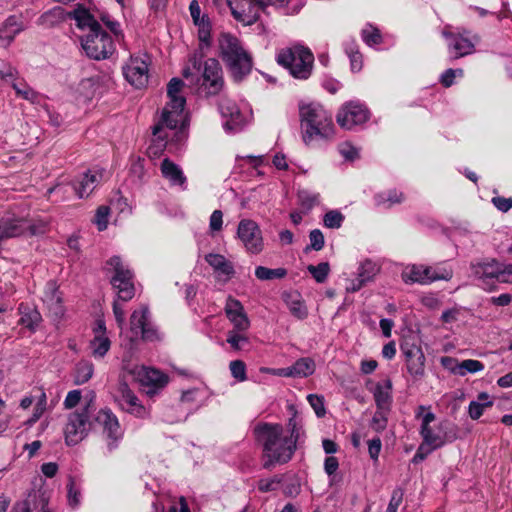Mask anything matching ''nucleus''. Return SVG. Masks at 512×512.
I'll list each match as a JSON object with an SVG mask.
<instances>
[{
    "instance_id": "obj_62",
    "label": "nucleus",
    "mask_w": 512,
    "mask_h": 512,
    "mask_svg": "<svg viewBox=\"0 0 512 512\" xmlns=\"http://www.w3.org/2000/svg\"><path fill=\"white\" fill-rule=\"evenodd\" d=\"M432 275L430 277H433V282L437 280H450L453 276V271L451 268L447 267H432Z\"/></svg>"
},
{
    "instance_id": "obj_12",
    "label": "nucleus",
    "mask_w": 512,
    "mask_h": 512,
    "mask_svg": "<svg viewBox=\"0 0 512 512\" xmlns=\"http://www.w3.org/2000/svg\"><path fill=\"white\" fill-rule=\"evenodd\" d=\"M150 57L147 53H139L130 56L123 66L125 79L137 88L144 87L148 83Z\"/></svg>"
},
{
    "instance_id": "obj_48",
    "label": "nucleus",
    "mask_w": 512,
    "mask_h": 512,
    "mask_svg": "<svg viewBox=\"0 0 512 512\" xmlns=\"http://www.w3.org/2000/svg\"><path fill=\"white\" fill-rule=\"evenodd\" d=\"M390 411L391 410H383L377 408L372 417L370 427L377 433L384 431L388 424V415Z\"/></svg>"
},
{
    "instance_id": "obj_14",
    "label": "nucleus",
    "mask_w": 512,
    "mask_h": 512,
    "mask_svg": "<svg viewBox=\"0 0 512 512\" xmlns=\"http://www.w3.org/2000/svg\"><path fill=\"white\" fill-rule=\"evenodd\" d=\"M46 226L30 225L25 219L15 216H4L0 218V241L8 238L19 237L24 235L27 231L31 235L45 233Z\"/></svg>"
},
{
    "instance_id": "obj_42",
    "label": "nucleus",
    "mask_w": 512,
    "mask_h": 512,
    "mask_svg": "<svg viewBox=\"0 0 512 512\" xmlns=\"http://www.w3.org/2000/svg\"><path fill=\"white\" fill-rule=\"evenodd\" d=\"M94 373V366L89 361H80L75 368L74 382L77 385L88 382Z\"/></svg>"
},
{
    "instance_id": "obj_26",
    "label": "nucleus",
    "mask_w": 512,
    "mask_h": 512,
    "mask_svg": "<svg viewBox=\"0 0 512 512\" xmlns=\"http://www.w3.org/2000/svg\"><path fill=\"white\" fill-rule=\"evenodd\" d=\"M162 176L168 180L171 186H179L182 190L186 189L187 178L183 170L169 158H164L160 165Z\"/></svg>"
},
{
    "instance_id": "obj_61",
    "label": "nucleus",
    "mask_w": 512,
    "mask_h": 512,
    "mask_svg": "<svg viewBox=\"0 0 512 512\" xmlns=\"http://www.w3.org/2000/svg\"><path fill=\"white\" fill-rule=\"evenodd\" d=\"M456 75L462 76L463 70L462 69L454 70L452 68H449V69L445 70L443 72V74L441 75L440 83L445 88H449L454 84V79H455Z\"/></svg>"
},
{
    "instance_id": "obj_55",
    "label": "nucleus",
    "mask_w": 512,
    "mask_h": 512,
    "mask_svg": "<svg viewBox=\"0 0 512 512\" xmlns=\"http://www.w3.org/2000/svg\"><path fill=\"white\" fill-rule=\"evenodd\" d=\"M110 208L108 206H100L96 210L94 223L97 225L99 231H103L107 228L108 216Z\"/></svg>"
},
{
    "instance_id": "obj_49",
    "label": "nucleus",
    "mask_w": 512,
    "mask_h": 512,
    "mask_svg": "<svg viewBox=\"0 0 512 512\" xmlns=\"http://www.w3.org/2000/svg\"><path fill=\"white\" fill-rule=\"evenodd\" d=\"M307 270L317 283H324L329 275L330 265L328 262H321L318 265H309Z\"/></svg>"
},
{
    "instance_id": "obj_20",
    "label": "nucleus",
    "mask_w": 512,
    "mask_h": 512,
    "mask_svg": "<svg viewBox=\"0 0 512 512\" xmlns=\"http://www.w3.org/2000/svg\"><path fill=\"white\" fill-rule=\"evenodd\" d=\"M116 400L123 410L139 418H144L148 414L146 408L140 403L138 397L126 382L118 384Z\"/></svg>"
},
{
    "instance_id": "obj_46",
    "label": "nucleus",
    "mask_w": 512,
    "mask_h": 512,
    "mask_svg": "<svg viewBox=\"0 0 512 512\" xmlns=\"http://www.w3.org/2000/svg\"><path fill=\"white\" fill-rule=\"evenodd\" d=\"M361 37L364 43L370 47L379 45L383 41L380 30L372 25H367L362 29Z\"/></svg>"
},
{
    "instance_id": "obj_25",
    "label": "nucleus",
    "mask_w": 512,
    "mask_h": 512,
    "mask_svg": "<svg viewBox=\"0 0 512 512\" xmlns=\"http://www.w3.org/2000/svg\"><path fill=\"white\" fill-rule=\"evenodd\" d=\"M18 76V71L10 64L0 65V78L4 81H15ZM12 87L18 96L26 100H33L36 93L28 87L25 83L13 82Z\"/></svg>"
},
{
    "instance_id": "obj_4",
    "label": "nucleus",
    "mask_w": 512,
    "mask_h": 512,
    "mask_svg": "<svg viewBox=\"0 0 512 512\" xmlns=\"http://www.w3.org/2000/svg\"><path fill=\"white\" fill-rule=\"evenodd\" d=\"M219 56L235 80H242L251 72L252 58L244 50L240 40L223 32L218 37Z\"/></svg>"
},
{
    "instance_id": "obj_10",
    "label": "nucleus",
    "mask_w": 512,
    "mask_h": 512,
    "mask_svg": "<svg viewBox=\"0 0 512 512\" xmlns=\"http://www.w3.org/2000/svg\"><path fill=\"white\" fill-rule=\"evenodd\" d=\"M81 46L89 58L98 61L109 58L116 50L111 36L102 28L83 36Z\"/></svg>"
},
{
    "instance_id": "obj_40",
    "label": "nucleus",
    "mask_w": 512,
    "mask_h": 512,
    "mask_svg": "<svg viewBox=\"0 0 512 512\" xmlns=\"http://www.w3.org/2000/svg\"><path fill=\"white\" fill-rule=\"evenodd\" d=\"M149 310L146 306H142L138 310H134L130 316V329L136 336L144 329L149 322Z\"/></svg>"
},
{
    "instance_id": "obj_64",
    "label": "nucleus",
    "mask_w": 512,
    "mask_h": 512,
    "mask_svg": "<svg viewBox=\"0 0 512 512\" xmlns=\"http://www.w3.org/2000/svg\"><path fill=\"white\" fill-rule=\"evenodd\" d=\"M81 400V391L80 390H72L69 391L63 405L66 409H72L76 407Z\"/></svg>"
},
{
    "instance_id": "obj_53",
    "label": "nucleus",
    "mask_w": 512,
    "mask_h": 512,
    "mask_svg": "<svg viewBox=\"0 0 512 512\" xmlns=\"http://www.w3.org/2000/svg\"><path fill=\"white\" fill-rule=\"evenodd\" d=\"M309 240H310V245H308L305 248L306 252L308 250L319 251L324 247V244H325L324 235L321 232V230H319V229H314V230L310 231Z\"/></svg>"
},
{
    "instance_id": "obj_34",
    "label": "nucleus",
    "mask_w": 512,
    "mask_h": 512,
    "mask_svg": "<svg viewBox=\"0 0 512 512\" xmlns=\"http://www.w3.org/2000/svg\"><path fill=\"white\" fill-rule=\"evenodd\" d=\"M378 272V268L371 261H365L359 268L358 278L352 282L347 291L356 292L361 289L368 281H370Z\"/></svg>"
},
{
    "instance_id": "obj_52",
    "label": "nucleus",
    "mask_w": 512,
    "mask_h": 512,
    "mask_svg": "<svg viewBox=\"0 0 512 512\" xmlns=\"http://www.w3.org/2000/svg\"><path fill=\"white\" fill-rule=\"evenodd\" d=\"M484 369V364L478 360L467 359L457 364V373L464 376L466 373H476Z\"/></svg>"
},
{
    "instance_id": "obj_27",
    "label": "nucleus",
    "mask_w": 512,
    "mask_h": 512,
    "mask_svg": "<svg viewBox=\"0 0 512 512\" xmlns=\"http://www.w3.org/2000/svg\"><path fill=\"white\" fill-rule=\"evenodd\" d=\"M111 341L106 335V327L103 321H98L97 326L94 328V338L90 341L92 355L95 358L104 357L109 351Z\"/></svg>"
},
{
    "instance_id": "obj_11",
    "label": "nucleus",
    "mask_w": 512,
    "mask_h": 512,
    "mask_svg": "<svg viewBox=\"0 0 512 512\" xmlns=\"http://www.w3.org/2000/svg\"><path fill=\"white\" fill-rule=\"evenodd\" d=\"M107 263L114 270L111 284L117 291L118 300L123 302L130 301L135 295L132 272L123 266L121 258L118 256L111 257Z\"/></svg>"
},
{
    "instance_id": "obj_18",
    "label": "nucleus",
    "mask_w": 512,
    "mask_h": 512,
    "mask_svg": "<svg viewBox=\"0 0 512 512\" xmlns=\"http://www.w3.org/2000/svg\"><path fill=\"white\" fill-rule=\"evenodd\" d=\"M400 349L405 357L407 370L414 378H421L425 374V356L420 346L409 340H404Z\"/></svg>"
},
{
    "instance_id": "obj_31",
    "label": "nucleus",
    "mask_w": 512,
    "mask_h": 512,
    "mask_svg": "<svg viewBox=\"0 0 512 512\" xmlns=\"http://www.w3.org/2000/svg\"><path fill=\"white\" fill-rule=\"evenodd\" d=\"M205 260L219 276H225V281L231 279L235 273L233 264L223 255L210 253L206 255Z\"/></svg>"
},
{
    "instance_id": "obj_1",
    "label": "nucleus",
    "mask_w": 512,
    "mask_h": 512,
    "mask_svg": "<svg viewBox=\"0 0 512 512\" xmlns=\"http://www.w3.org/2000/svg\"><path fill=\"white\" fill-rule=\"evenodd\" d=\"M183 81L172 78L167 85V95L170 101L163 108L158 122L152 128V141L149 153L157 156L167 147L169 142H181L185 138V129L179 125L183 120V110L186 100L179 95Z\"/></svg>"
},
{
    "instance_id": "obj_19",
    "label": "nucleus",
    "mask_w": 512,
    "mask_h": 512,
    "mask_svg": "<svg viewBox=\"0 0 512 512\" xmlns=\"http://www.w3.org/2000/svg\"><path fill=\"white\" fill-rule=\"evenodd\" d=\"M218 109L222 118L225 119L223 124L225 130L237 132L243 127L245 117L234 100L222 97L219 101Z\"/></svg>"
},
{
    "instance_id": "obj_2",
    "label": "nucleus",
    "mask_w": 512,
    "mask_h": 512,
    "mask_svg": "<svg viewBox=\"0 0 512 512\" xmlns=\"http://www.w3.org/2000/svg\"><path fill=\"white\" fill-rule=\"evenodd\" d=\"M253 435L256 443L262 447L264 469L289 462L296 451L294 440L284 435L281 424L259 422L253 428Z\"/></svg>"
},
{
    "instance_id": "obj_39",
    "label": "nucleus",
    "mask_w": 512,
    "mask_h": 512,
    "mask_svg": "<svg viewBox=\"0 0 512 512\" xmlns=\"http://www.w3.org/2000/svg\"><path fill=\"white\" fill-rule=\"evenodd\" d=\"M489 398L490 397L486 392H481L478 394L476 401L470 402L468 407V414L471 419H479L483 415L484 409L493 405V401Z\"/></svg>"
},
{
    "instance_id": "obj_28",
    "label": "nucleus",
    "mask_w": 512,
    "mask_h": 512,
    "mask_svg": "<svg viewBox=\"0 0 512 512\" xmlns=\"http://www.w3.org/2000/svg\"><path fill=\"white\" fill-rule=\"evenodd\" d=\"M68 18L74 19L79 29H89L88 33H92L102 28L100 23L89 12V10L81 4H78L73 11L68 12Z\"/></svg>"
},
{
    "instance_id": "obj_6",
    "label": "nucleus",
    "mask_w": 512,
    "mask_h": 512,
    "mask_svg": "<svg viewBox=\"0 0 512 512\" xmlns=\"http://www.w3.org/2000/svg\"><path fill=\"white\" fill-rule=\"evenodd\" d=\"M94 399L95 394L91 392V397L86 405L67 416L63 433L65 443L68 446H74L80 443L88 436L90 430L93 428V422L90 420V417L92 416Z\"/></svg>"
},
{
    "instance_id": "obj_54",
    "label": "nucleus",
    "mask_w": 512,
    "mask_h": 512,
    "mask_svg": "<svg viewBox=\"0 0 512 512\" xmlns=\"http://www.w3.org/2000/svg\"><path fill=\"white\" fill-rule=\"evenodd\" d=\"M100 20L105 24V26L115 35L117 39L123 38L124 35L120 28V23L110 17V15L106 12L100 14Z\"/></svg>"
},
{
    "instance_id": "obj_17",
    "label": "nucleus",
    "mask_w": 512,
    "mask_h": 512,
    "mask_svg": "<svg viewBox=\"0 0 512 512\" xmlns=\"http://www.w3.org/2000/svg\"><path fill=\"white\" fill-rule=\"evenodd\" d=\"M368 118V109L358 101L344 103L336 115V121L339 126L347 130H351L355 126L365 123Z\"/></svg>"
},
{
    "instance_id": "obj_60",
    "label": "nucleus",
    "mask_w": 512,
    "mask_h": 512,
    "mask_svg": "<svg viewBox=\"0 0 512 512\" xmlns=\"http://www.w3.org/2000/svg\"><path fill=\"white\" fill-rule=\"evenodd\" d=\"M287 429L290 432V435L288 436V438L293 439L294 444L296 445L300 438V434H301V426L296 417V413L288 420Z\"/></svg>"
},
{
    "instance_id": "obj_41",
    "label": "nucleus",
    "mask_w": 512,
    "mask_h": 512,
    "mask_svg": "<svg viewBox=\"0 0 512 512\" xmlns=\"http://www.w3.org/2000/svg\"><path fill=\"white\" fill-rule=\"evenodd\" d=\"M195 25L198 26V39L200 42V50L209 48L211 46V24L209 18L204 15L201 18V22L196 23Z\"/></svg>"
},
{
    "instance_id": "obj_5",
    "label": "nucleus",
    "mask_w": 512,
    "mask_h": 512,
    "mask_svg": "<svg viewBox=\"0 0 512 512\" xmlns=\"http://www.w3.org/2000/svg\"><path fill=\"white\" fill-rule=\"evenodd\" d=\"M276 61L288 69L294 78L306 80L312 73L314 56L308 48L294 46L281 49L276 55Z\"/></svg>"
},
{
    "instance_id": "obj_35",
    "label": "nucleus",
    "mask_w": 512,
    "mask_h": 512,
    "mask_svg": "<svg viewBox=\"0 0 512 512\" xmlns=\"http://www.w3.org/2000/svg\"><path fill=\"white\" fill-rule=\"evenodd\" d=\"M22 30V23L15 15L9 16L0 27V40L5 46L9 45Z\"/></svg>"
},
{
    "instance_id": "obj_21",
    "label": "nucleus",
    "mask_w": 512,
    "mask_h": 512,
    "mask_svg": "<svg viewBox=\"0 0 512 512\" xmlns=\"http://www.w3.org/2000/svg\"><path fill=\"white\" fill-rule=\"evenodd\" d=\"M500 268L501 262L495 258H484L470 263L473 276L481 280L483 284H488L492 279L499 282Z\"/></svg>"
},
{
    "instance_id": "obj_22",
    "label": "nucleus",
    "mask_w": 512,
    "mask_h": 512,
    "mask_svg": "<svg viewBox=\"0 0 512 512\" xmlns=\"http://www.w3.org/2000/svg\"><path fill=\"white\" fill-rule=\"evenodd\" d=\"M226 317L233 324L237 331H246L250 327V321L244 311L242 303L229 296L224 307Z\"/></svg>"
},
{
    "instance_id": "obj_51",
    "label": "nucleus",
    "mask_w": 512,
    "mask_h": 512,
    "mask_svg": "<svg viewBox=\"0 0 512 512\" xmlns=\"http://www.w3.org/2000/svg\"><path fill=\"white\" fill-rule=\"evenodd\" d=\"M344 215L338 210H330L323 217V224L327 228L338 229L342 226Z\"/></svg>"
},
{
    "instance_id": "obj_24",
    "label": "nucleus",
    "mask_w": 512,
    "mask_h": 512,
    "mask_svg": "<svg viewBox=\"0 0 512 512\" xmlns=\"http://www.w3.org/2000/svg\"><path fill=\"white\" fill-rule=\"evenodd\" d=\"M139 376L141 385L147 388L146 393L150 395L156 393L168 383L167 375L155 368H143Z\"/></svg>"
},
{
    "instance_id": "obj_30",
    "label": "nucleus",
    "mask_w": 512,
    "mask_h": 512,
    "mask_svg": "<svg viewBox=\"0 0 512 512\" xmlns=\"http://www.w3.org/2000/svg\"><path fill=\"white\" fill-rule=\"evenodd\" d=\"M376 407L383 410H391L392 406V381L385 379L378 382L373 390Z\"/></svg>"
},
{
    "instance_id": "obj_43",
    "label": "nucleus",
    "mask_w": 512,
    "mask_h": 512,
    "mask_svg": "<svg viewBox=\"0 0 512 512\" xmlns=\"http://www.w3.org/2000/svg\"><path fill=\"white\" fill-rule=\"evenodd\" d=\"M67 18L68 12H66L62 7H54L41 16L43 23L49 26L58 25L64 22Z\"/></svg>"
},
{
    "instance_id": "obj_38",
    "label": "nucleus",
    "mask_w": 512,
    "mask_h": 512,
    "mask_svg": "<svg viewBox=\"0 0 512 512\" xmlns=\"http://www.w3.org/2000/svg\"><path fill=\"white\" fill-rule=\"evenodd\" d=\"M284 301L289 308L291 314L302 320L305 319L308 315L307 308L303 301L300 299V295L298 293H289L285 295Z\"/></svg>"
},
{
    "instance_id": "obj_36",
    "label": "nucleus",
    "mask_w": 512,
    "mask_h": 512,
    "mask_svg": "<svg viewBox=\"0 0 512 512\" xmlns=\"http://www.w3.org/2000/svg\"><path fill=\"white\" fill-rule=\"evenodd\" d=\"M43 301L47 304L48 308L53 310L56 315L62 314V299L60 292L55 282L50 281L46 284Z\"/></svg>"
},
{
    "instance_id": "obj_44",
    "label": "nucleus",
    "mask_w": 512,
    "mask_h": 512,
    "mask_svg": "<svg viewBox=\"0 0 512 512\" xmlns=\"http://www.w3.org/2000/svg\"><path fill=\"white\" fill-rule=\"evenodd\" d=\"M286 275L287 270L285 268L271 269L264 266H258L255 269V276L262 281L281 279L284 278Z\"/></svg>"
},
{
    "instance_id": "obj_50",
    "label": "nucleus",
    "mask_w": 512,
    "mask_h": 512,
    "mask_svg": "<svg viewBox=\"0 0 512 512\" xmlns=\"http://www.w3.org/2000/svg\"><path fill=\"white\" fill-rule=\"evenodd\" d=\"M298 200L300 205L308 212L319 203V194L308 190H300Z\"/></svg>"
},
{
    "instance_id": "obj_57",
    "label": "nucleus",
    "mask_w": 512,
    "mask_h": 512,
    "mask_svg": "<svg viewBox=\"0 0 512 512\" xmlns=\"http://www.w3.org/2000/svg\"><path fill=\"white\" fill-rule=\"evenodd\" d=\"M307 400L318 417H323L326 414L323 396L317 394H309L307 396Z\"/></svg>"
},
{
    "instance_id": "obj_7",
    "label": "nucleus",
    "mask_w": 512,
    "mask_h": 512,
    "mask_svg": "<svg viewBox=\"0 0 512 512\" xmlns=\"http://www.w3.org/2000/svg\"><path fill=\"white\" fill-rule=\"evenodd\" d=\"M193 67L201 72L199 81L200 88L207 96H214L219 94L224 87L223 70L219 61L215 58H208L202 64L197 60L196 56L192 59Z\"/></svg>"
},
{
    "instance_id": "obj_59",
    "label": "nucleus",
    "mask_w": 512,
    "mask_h": 512,
    "mask_svg": "<svg viewBox=\"0 0 512 512\" xmlns=\"http://www.w3.org/2000/svg\"><path fill=\"white\" fill-rule=\"evenodd\" d=\"M404 497V490L401 487H396L391 494V498L386 512H397Z\"/></svg>"
},
{
    "instance_id": "obj_33",
    "label": "nucleus",
    "mask_w": 512,
    "mask_h": 512,
    "mask_svg": "<svg viewBox=\"0 0 512 512\" xmlns=\"http://www.w3.org/2000/svg\"><path fill=\"white\" fill-rule=\"evenodd\" d=\"M18 312L20 314L19 324L28 328L31 331H35L36 327L42 320L41 314L33 307H30L26 303H20L18 306Z\"/></svg>"
},
{
    "instance_id": "obj_8",
    "label": "nucleus",
    "mask_w": 512,
    "mask_h": 512,
    "mask_svg": "<svg viewBox=\"0 0 512 512\" xmlns=\"http://www.w3.org/2000/svg\"><path fill=\"white\" fill-rule=\"evenodd\" d=\"M93 425L96 424L102 429V435L106 442V448L109 453L116 450L124 437V430L122 429L117 416L109 408H101L93 416Z\"/></svg>"
},
{
    "instance_id": "obj_13",
    "label": "nucleus",
    "mask_w": 512,
    "mask_h": 512,
    "mask_svg": "<svg viewBox=\"0 0 512 512\" xmlns=\"http://www.w3.org/2000/svg\"><path fill=\"white\" fill-rule=\"evenodd\" d=\"M233 17L244 25L258 21L260 12L266 8L264 0H227Z\"/></svg>"
},
{
    "instance_id": "obj_23",
    "label": "nucleus",
    "mask_w": 512,
    "mask_h": 512,
    "mask_svg": "<svg viewBox=\"0 0 512 512\" xmlns=\"http://www.w3.org/2000/svg\"><path fill=\"white\" fill-rule=\"evenodd\" d=\"M315 369V361L309 357H303L289 367L275 369L273 374L279 377L305 378L312 375Z\"/></svg>"
},
{
    "instance_id": "obj_37",
    "label": "nucleus",
    "mask_w": 512,
    "mask_h": 512,
    "mask_svg": "<svg viewBox=\"0 0 512 512\" xmlns=\"http://www.w3.org/2000/svg\"><path fill=\"white\" fill-rule=\"evenodd\" d=\"M404 200V193L396 189L380 192L374 196L375 205L386 209L391 208L395 204H400Z\"/></svg>"
},
{
    "instance_id": "obj_45",
    "label": "nucleus",
    "mask_w": 512,
    "mask_h": 512,
    "mask_svg": "<svg viewBox=\"0 0 512 512\" xmlns=\"http://www.w3.org/2000/svg\"><path fill=\"white\" fill-rule=\"evenodd\" d=\"M345 51L350 59L351 70L353 72L360 71L363 59L362 54L358 50V46L354 42L348 43L346 44Z\"/></svg>"
},
{
    "instance_id": "obj_29",
    "label": "nucleus",
    "mask_w": 512,
    "mask_h": 512,
    "mask_svg": "<svg viewBox=\"0 0 512 512\" xmlns=\"http://www.w3.org/2000/svg\"><path fill=\"white\" fill-rule=\"evenodd\" d=\"M432 273V266L412 265L403 271L402 279L405 283L429 284L433 282Z\"/></svg>"
},
{
    "instance_id": "obj_16",
    "label": "nucleus",
    "mask_w": 512,
    "mask_h": 512,
    "mask_svg": "<svg viewBox=\"0 0 512 512\" xmlns=\"http://www.w3.org/2000/svg\"><path fill=\"white\" fill-rule=\"evenodd\" d=\"M423 443L433 450L443 447L447 443H452L458 438V427L448 421H442L438 425V431L432 428L420 430Z\"/></svg>"
},
{
    "instance_id": "obj_47",
    "label": "nucleus",
    "mask_w": 512,
    "mask_h": 512,
    "mask_svg": "<svg viewBox=\"0 0 512 512\" xmlns=\"http://www.w3.org/2000/svg\"><path fill=\"white\" fill-rule=\"evenodd\" d=\"M244 331H237L236 329L227 332V343L236 351L242 350L245 345L249 343L247 336L243 334Z\"/></svg>"
},
{
    "instance_id": "obj_15",
    "label": "nucleus",
    "mask_w": 512,
    "mask_h": 512,
    "mask_svg": "<svg viewBox=\"0 0 512 512\" xmlns=\"http://www.w3.org/2000/svg\"><path fill=\"white\" fill-rule=\"evenodd\" d=\"M237 236L248 253L259 254L264 248L262 231L251 219H242L237 228Z\"/></svg>"
},
{
    "instance_id": "obj_56",
    "label": "nucleus",
    "mask_w": 512,
    "mask_h": 512,
    "mask_svg": "<svg viewBox=\"0 0 512 512\" xmlns=\"http://www.w3.org/2000/svg\"><path fill=\"white\" fill-rule=\"evenodd\" d=\"M232 376L240 382L247 379L246 364L242 360H234L229 364Z\"/></svg>"
},
{
    "instance_id": "obj_63",
    "label": "nucleus",
    "mask_w": 512,
    "mask_h": 512,
    "mask_svg": "<svg viewBox=\"0 0 512 512\" xmlns=\"http://www.w3.org/2000/svg\"><path fill=\"white\" fill-rule=\"evenodd\" d=\"M223 213L221 210H214L210 216L209 228L212 232H218L222 229Z\"/></svg>"
},
{
    "instance_id": "obj_32",
    "label": "nucleus",
    "mask_w": 512,
    "mask_h": 512,
    "mask_svg": "<svg viewBox=\"0 0 512 512\" xmlns=\"http://www.w3.org/2000/svg\"><path fill=\"white\" fill-rule=\"evenodd\" d=\"M99 182L97 174L84 173L72 183L73 190L79 198L88 197Z\"/></svg>"
},
{
    "instance_id": "obj_9",
    "label": "nucleus",
    "mask_w": 512,
    "mask_h": 512,
    "mask_svg": "<svg viewBox=\"0 0 512 512\" xmlns=\"http://www.w3.org/2000/svg\"><path fill=\"white\" fill-rule=\"evenodd\" d=\"M442 36L447 40L448 52L452 59H459L470 55L475 51V45L480 38L471 31L461 29L452 31L450 27H445Z\"/></svg>"
},
{
    "instance_id": "obj_58",
    "label": "nucleus",
    "mask_w": 512,
    "mask_h": 512,
    "mask_svg": "<svg viewBox=\"0 0 512 512\" xmlns=\"http://www.w3.org/2000/svg\"><path fill=\"white\" fill-rule=\"evenodd\" d=\"M282 481L283 477L279 475H275L269 479H261L258 482V489L261 492L275 491Z\"/></svg>"
},
{
    "instance_id": "obj_3",
    "label": "nucleus",
    "mask_w": 512,
    "mask_h": 512,
    "mask_svg": "<svg viewBox=\"0 0 512 512\" xmlns=\"http://www.w3.org/2000/svg\"><path fill=\"white\" fill-rule=\"evenodd\" d=\"M299 117L302 140L307 146L334 137L335 127L332 115L319 103H301Z\"/></svg>"
}]
</instances>
